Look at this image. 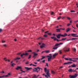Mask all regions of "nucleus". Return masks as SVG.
Masks as SVG:
<instances>
[{"label": "nucleus", "instance_id": "a19ab883", "mask_svg": "<svg viewBox=\"0 0 78 78\" xmlns=\"http://www.w3.org/2000/svg\"><path fill=\"white\" fill-rule=\"evenodd\" d=\"M0 73H5V72H4V71H2L0 72Z\"/></svg>", "mask_w": 78, "mask_h": 78}, {"label": "nucleus", "instance_id": "0e129e2a", "mask_svg": "<svg viewBox=\"0 0 78 78\" xmlns=\"http://www.w3.org/2000/svg\"><path fill=\"white\" fill-rule=\"evenodd\" d=\"M42 38L41 37H40L39 38L37 39H41Z\"/></svg>", "mask_w": 78, "mask_h": 78}, {"label": "nucleus", "instance_id": "a18cd8bd", "mask_svg": "<svg viewBox=\"0 0 78 78\" xmlns=\"http://www.w3.org/2000/svg\"><path fill=\"white\" fill-rule=\"evenodd\" d=\"M45 60H44L42 61L41 62H45Z\"/></svg>", "mask_w": 78, "mask_h": 78}, {"label": "nucleus", "instance_id": "2f4dec72", "mask_svg": "<svg viewBox=\"0 0 78 78\" xmlns=\"http://www.w3.org/2000/svg\"><path fill=\"white\" fill-rule=\"evenodd\" d=\"M68 62V64H72V62Z\"/></svg>", "mask_w": 78, "mask_h": 78}, {"label": "nucleus", "instance_id": "412c9836", "mask_svg": "<svg viewBox=\"0 0 78 78\" xmlns=\"http://www.w3.org/2000/svg\"><path fill=\"white\" fill-rule=\"evenodd\" d=\"M69 72H72L73 71V70H72V69H69V70H68Z\"/></svg>", "mask_w": 78, "mask_h": 78}, {"label": "nucleus", "instance_id": "58836bf2", "mask_svg": "<svg viewBox=\"0 0 78 78\" xmlns=\"http://www.w3.org/2000/svg\"><path fill=\"white\" fill-rule=\"evenodd\" d=\"M31 51H32L31 50H29L27 51V52H31Z\"/></svg>", "mask_w": 78, "mask_h": 78}, {"label": "nucleus", "instance_id": "c756f323", "mask_svg": "<svg viewBox=\"0 0 78 78\" xmlns=\"http://www.w3.org/2000/svg\"><path fill=\"white\" fill-rule=\"evenodd\" d=\"M4 59L5 61H8V59H7L6 58H4Z\"/></svg>", "mask_w": 78, "mask_h": 78}, {"label": "nucleus", "instance_id": "473e14b6", "mask_svg": "<svg viewBox=\"0 0 78 78\" xmlns=\"http://www.w3.org/2000/svg\"><path fill=\"white\" fill-rule=\"evenodd\" d=\"M66 64H69V63H68V62H67L66 63H65L64 64V65H66Z\"/></svg>", "mask_w": 78, "mask_h": 78}, {"label": "nucleus", "instance_id": "a878e982", "mask_svg": "<svg viewBox=\"0 0 78 78\" xmlns=\"http://www.w3.org/2000/svg\"><path fill=\"white\" fill-rule=\"evenodd\" d=\"M37 69H38L39 70H40V69H41V70H42V69L41 68H40L39 67H37Z\"/></svg>", "mask_w": 78, "mask_h": 78}, {"label": "nucleus", "instance_id": "aec40b11", "mask_svg": "<svg viewBox=\"0 0 78 78\" xmlns=\"http://www.w3.org/2000/svg\"><path fill=\"white\" fill-rule=\"evenodd\" d=\"M10 65L11 66H12V67H14V65H16V64L14 63H13L12 64H11Z\"/></svg>", "mask_w": 78, "mask_h": 78}, {"label": "nucleus", "instance_id": "0eeeda50", "mask_svg": "<svg viewBox=\"0 0 78 78\" xmlns=\"http://www.w3.org/2000/svg\"><path fill=\"white\" fill-rule=\"evenodd\" d=\"M38 68H37H37H34L33 69V71L34 72H37V73H38V71H37Z\"/></svg>", "mask_w": 78, "mask_h": 78}, {"label": "nucleus", "instance_id": "7ed1b4c3", "mask_svg": "<svg viewBox=\"0 0 78 78\" xmlns=\"http://www.w3.org/2000/svg\"><path fill=\"white\" fill-rule=\"evenodd\" d=\"M47 57L48 58V61H51V58H52V56L51 55H48Z\"/></svg>", "mask_w": 78, "mask_h": 78}, {"label": "nucleus", "instance_id": "9d476101", "mask_svg": "<svg viewBox=\"0 0 78 78\" xmlns=\"http://www.w3.org/2000/svg\"><path fill=\"white\" fill-rule=\"evenodd\" d=\"M16 69V70H19V69H22V68L21 66H17Z\"/></svg>", "mask_w": 78, "mask_h": 78}, {"label": "nucleus", "instance_id": "20e7f679", "mask_svg": "<svg viewBox=\"0 0 78 78\" xmlns=\"http://www.w3.org/2000/svg\"><path fill=\"white\" fill-rule=\"evenodd\" d=\"M63 49L66 52V51H69V48L66 47H65Z\"/></svg>", "mask_w": 78, "mask_h": 78}, {"label": "nucleus", "instance_id": "774afa93", "mask_svg": "<svg viewBox=\"0 0 78 78\" xmlns=\"http://www.w3.org/2000/svg\"><path fill=\"white\" fill-rule=\"evenodd\" d=\"M76 26L77 28H78V24L76 25Z\"/></svg>", "mask_w": 78, "mask_h": 78}, {"label": "nucleus", "instance_id": "4d7b16f0", "mask_svg": "<svg viewBox=\"0 0 78 78\" xmlns=\"http://www.w3.org/2000/svg\"><path fill=\"white\" fill-rule=\"evenodd\" d=\"M73 59H77L78 60V58H73Z\"/></svg>", "mask_w": 78, "mask_h": 78}, {"label": "nucleus", "instance_id": "39448f33", "mask_svg": "<svg viewBox=\"0 0 78 78\" xmlns=\"http://www.w3.org/2000/svg\"><path fill=\"white\" fill-rule=\"evenodd\" d=\"M28 55V53H25V54L23 53V54L21 55L20 56L22 58H23L24 57H23V56L24 55V56H27Z\"/></svg>", "mask_w": 78, "mask_h": 78}, {"label": "nucleus", "instance_id": "052dcab7", "mask_svg": "<svg viewBox=\"0 0 78 78\" xmlns=\"http://www.w3.org/2000/svg\"><path fill=\"white\" fill-rule=\"evenodd\" d=\"M3 46L4 47H6V44H4V45H3Z\"/></svg>", "mask_w": 78, "mask_h": 78}, {"label": "nucleus", "instance_id": "4468645a", "mask_svg": "<svg viewBox=\"0 0 78 78\" xmlns=\"http://www.w3.org/2000/svg\"><path fill=\"white\" fill-rule=\"evenodd\" d=\"M39 76V75H37V76H36V75H34V76L32 77L33 78H37V77H38V76Z\"/></svg>", "mask_w": 78, "mask_h": 78}, {"label": "nucleus", "instance_id": "69168bd1", "mask_svg": "<svg viewBox=\"0 0 78 78\" xmlns=\"http://www.w3.org/2000/svg\"><path fill=\"white\" fill-rule=\"evenodd\" d=\"M48 32V31H47L44 33H47Z\"/></svg>", "mask_w": 78, "mask_h": 78}, {"label": "nucleus", "instance_id": "4be33fe9", "mask_svg": "<svg viewBox=\"0 0 78 78\" xmlns=\"http://www.w3.org/2000/svg\"><path fill=\"white\" fill-rule=\"evenodd\" d=\"M56 32H61V30H59V29H56Z\"/></svg>", "mask_w": 78, "mask_h": 78}, {"label": "nucleus", "instance_id": "338daca9", "mask_svg": "<svg viewBox=\"0 0 78 78\" xmlns=\"http://www.w3.org/2000/svg\"><path fill=\"white\" fill-rule=\"evenodd\" d=\"M8 77V75H5V77Z\"/></svg>", "mask_w": 78, "mask_h": 78}, {"label": "nucleus", "instance_id": "f8f14e48", "mask_svg": "<svg viewBox=\"0 0 78 78\" xmlns=\"http://www.w3.org/2000/svg\"><path fill=\"white\" fill-rule=\"evenodd\" d=\"M58 53H55V54H54L53 55V58H55V56H56L58 55Z\"/></svg>", "mask_w": 78, "mask_h": 78}, {"label": "nucleus", "instance_id": "49530a36", "mask_svg": "<svg viewBox=\"0 0 78 78\" xmlns=\"http://www.w3.org/2000/svg\"><path fill=\"white\" fill-rule=\"evenodd\" d=\"M47 66V67H48V63H46V65L45 66Z\"/></svg>", "mask_w": 78, "mask_h": 78}, {"label": "nucleus", "instance_id": "8fccbe9b", "mask_svg": "<svg viewBox=\"0 0 78 78\" xmlns=\"http://www.w3.org/2000/svg\"><path fill=\"white\" fill-rule=\"evenodd\" d=\"M48 35H51V33H48Z\"/></svg>", "mask_w": 78, "mask_h": 78}, {"label": "nucleus", "instance_id": "dca6fc26", "mask_svg": "<svg viewBox=\"0 0 78 78\" xmlns=\"http://www.w3.org/2000/svg\"><path fill=\"white\" fill-rule=\"evenodd\" d=\"M71 67H76V65L75 64H73L71 65Z\"/></svg>", "mask_w": 78, "mask_h": 78}, {"label": "nucleus", "instance_id": "b1692460", "mask_svg": "<svg viewBox=\"0 0 78 78\" xmlns=\"http://www.w3.org/2000/svg\"><path fill=\"white\" fill-rule=\"evenodd\" d=\"M45 51V52L46 53H49V52H50V50Z\"/></svg>", "mask_w": 78, "mask_h": 78}, {"label": "nucleus", "instance_id": "6e6552de", "mask_svg": "<svg viewBox=\"0 0 78 78\" xmlns=\"http://www.w3.org/2000/svg\"><path fill=\"white\" fill-rule=\"evenodd\" d=\"M56 37L57 38H58V39H60V37H61V34H58V35H56Z\"/></svg>", "mask_w": 78, "mask_h": 78}, {"label": "nucleus", "instance_id": "cd10ccee", "mask_svg": "<svg viewBox=\"0 0 78 78\" xmlns=\"http://www.w3.org/2000/svg\"><path fill=\"white\" fill-rule=\"evenodd\" d=\"M44 37H47V34H45L44 35Z\"/></svg>", "mask_w": 78, "mask_h": 78}, {"label": "nucleus", "instance_id": "bf43d9fd", "mask_svg": "<svg viewBox=\"0 0 78 78\" xmlns=\"http://www.w3.org/2000/svg\"><path fill=\"white\" fill-rule=\"evenodd\" d=\"M3 78V76H0V78Z\"/></svg>", "mask_w": 78, "mask_h": 78}, {"label": "nucleus", "instance_id": "f03ea898", "mask_svg": "<svg viewBox=\"0 0 78 78\" xmlns=\"http://www.w3.org/2000/svg\"><path fill=\"white\" fill-rule=\"evenodd\" d=\"M78 76V74H75L74 75H70L69 76V77L70 78H76Z\"/></svg>", "mask_w": 78, "mask_h": 78}, {"label": "nucleus", "instance_id": "1a4fd4ad", "mask_svg": "<svg viewBox=\"0 0 78 78\" xmlns=\"http://www.w3.org/2000/svg\"><path fill=\"white\" fill-rule=\"evenodd\" d=\"M45 58V57H44V56H42V58H41V59H39L37 60V61H42V59H44V58Z\"/></svg>", "mask_w": 78, "mask_h": 78}, {"label": "nucleus", "instance_id": "423d86ee", "mask_svg": "<svg viewBox=\"0 0 78 78\" xmlns=\"http://www.w3.org/2000/svg\"><path fill=\"white\" fill-rule=\"evenodd\" d=\"M33 54H34V56H33V58H34L36 56H37V55H38L37 53L35 52H33Z\"/></svg>", "mask_w": 78, "mask_h": 78}, {"label": "nucleus", "instance_id": "c9c22d12", "mask_svg": "<svg viewBox=\"0 0 78 78\" xmlns=\"http://www.w3.org/2000/svg\"><path fill=\"white\" fill-rule=\"evenodd\" d=\"M65 59L66 60V61H68L69 60V58H65Z\"/></svg>", "mask_w": 78, "mask_h": 78}, {"label": "nucleus", "instance_id": "79ce46f5", "mask_svg": "<svg viewBox=\"0 0 78 78\" xmlns=\"http://www.w3.org/2000/svg\"><path fill=\"white\" fill-rule=\"evenodd\" d=\"M72 39V40H75L76 39H77V38H73Z\"/></svg>", "mask_w": 78, "mask_h": 78}, {"label": "nucleus", "instance_id": "5701e85b", "mask_svg": "<svg viewBox=\"0 0 78 78\" xmlns=\"http://www.w3.org/2000/svg\"><path fill=\"white\" fill-rule=\"evenodd\" d=\"M20 59V58L17 57V58H16L14 59V60H17V59Z\"/></svg>", "mask_w": 78, "mask_h": 78}, {"label": "nucleus", "instance_id": "72a5a7b5", "mask_svg": "<svg viewBox=\"0 0 78 78\" xmlns=\"http://www.w3.org/2000/svg\"><path fill=\"white\" fill-rule=\"evenodd\" d=\"M70 12H75V11H74V10H71L70 11Z\"/></svg>", "mask_w": 78, "mask_h": 78}, {"label": "nucleus", "instance_id": "680f3d73", "mask_svg": "<svg viewBox=\"0 0 78 78\" xmlns=\"http://www.w3.org/2000/svg\"><path fill=\"white\" fill-rule=\"evenodd\" d=\"M69 25H70V24H67V26H69Z\"/></svg>", "mask_w": 78, "mask_h": 78}, {"label": "nucleus", "instance_id": "6e6d98bb", "mask_svg": "<svg viewBox=\"0 0 78 78\" xmlns=\"http://www.w3.org/2000/svg\"><path fill=\"white\" fill-rule=\"evenodd\" d=\"M53 13H54V12H52L51 13V15H53Z\"/></svg>", "mask_w": 78, "mask_h": 78}, {"label": "nucleus", "instance_id": "2eb2a0df", "mask_svg": "<svg viewBox=\"0 0 78 78\" xmlns=\"http://www.w3.org/2000/svg\"><path fill=\"white\" fill-rule=\"evenodd\" d=\"M71 30V28H68L66 29V32H69Z\"/></svg>", "mask_w": 78, "mask_h": 78}, {"label": "nucleus", "instance_id": "f3484780", "mask_svg": "<svg viewBox=\"0 0 78 78\" xmlns=\"http://www.w3.org/2000/svg\"><path fill=\"white\" fill-rule=\"evenodd\" d=\"M71 36H73V37H78V35H75V34H71Z\"/></svg>", "mask_w": 78, "mask_h": 78}, {"label": "nucleus", "instance_id": "393cba45", "mask_svg": "<svg viewBox=\"0 0 78 78\" xmlns=\"http://www.w3.org/2000/svg\"><path fill=\"white\" fill-rule=\"evenodd\" d=\"M69 60L70 61H73V60H72V58H69Z\"/></svg>", "mask_w": 78, "mask_h": 78}, {"label": "nucleus", "instance_id": "c03bdc74", "mask_svg": "<svg viewBox=\"0 0 78 78\" xmlns=\"http://www.w3.org/2000/svg\"><path fill=\"white\" fill-rule=\"evenodd\" d=\"M67 18L69 20H70V19H71L70 18V17H67Z\"/></svg>", "mask_w": 78, "mask_h": 78}, {"label": "nucleus", "instance_id": "13d9d810", "mask_svg": "<svg viewBox=\"0 0 78 78\" xmlns=\"http://www.w3.org/2000/svg\"><path fill=\"white\" fill-rule=\"evenodd\" d=\"M25 64H28V62H26Z\"/></svg>", "mask_w": 78, "mask_h": 78}, {"label": "nucleus", "instance_id": "a211bd4d", "mask_svg": "<svg viewBox=\"0 0 78 78\" xmlns=\"http://www.w3.org/2000/svg\"><path fill=\"white\" fill-rule=\"evenodd\" d=\"M58 47H55V46L53 48V50H56V49H57Z\"/></svg>", "mask_w": 78, "mask_h": 78}, {"label": "nucleus", "instance_id": "6ab92c4d", "mask_svg": "<svg viewBox=\"0 0 78 78\" xmlns=\"http://www.w3.org/2000/svg\"><path fill=\"white\" fill-rule=\"evenodd\" d=\"M25 69H26V70H30V69H31V68H29L25 67Z\"/></svg>", "mask_w": 78, "mask_h": 78}, {"label": "nucleus", "instance_id": "603ef678", "mask_svg": "<svg viewBox=\"0 0 78 78\" xmlns=\"http://www.w3.org/2000/svg\"><path fill=\"white\" fill-rule=\"evenodd\" d=\"M2 29H0V32H2Z\"/></svg>", "mask_w": 78, "mask_h": 78}, {"label": "nucleus", "instance_id": "9b49d317", "mask_svg": "<svg viewBox=\"0 0 78 78\" xmlns=\"http://www.w3.org/2000/svg\"><path fill=\"white\" fill-rule=\"evenodd\" d=\"M45 44L43 43L42 45L40 46V47L42 48H43V47H45Z\"/></svg>", "mask_w": 78, "mask_h": 78}, {"label": "nucleus", "instance_id": "f704fd0d", "mask_svg": "<svg viewBox=\"0 0 78 78\" xmlns=\"http://www.w3.org/2000/svg\"><path fill=\"white\" fill-rule=\"evenodd\" d=\"M57 39V38H56L55 37H54V41H55Z\"/></svg>", "mask_w": 78, "mask_h": 78}, {"label": "nucleus", "instance_id": "f257e3e1", "mask_svg": "<svg viewBox=\"0 0 78 78\" xmlns=\"http://www.w3.org/2000/svg\"><path fill=\"white\" fill-rule=\"evenodd\" d=\"M44 70L45 73H46V74L47 75H45V77H46V78L50 77V74L49 73V69H48L47 70V68H45L44 69Z\"/></svg>", "mask_w": 78, "mask_h": 78}, {"label": "nucleus", "instance_id": "bb28decb", "mask_svg": "<svg viewBox=\"0 0 78 78\" xmlns=\"http://www.w3.org/2000/svg\"><path fill=\"white\" fill-rule=\"evenodd\" d=\"M58 45H59V44L57 43L55 45V47H56V46H58Z\"/></svg>", "mask_w": 78, "mask_h": 78}, {"label": "nucleus", "instance_id": "de8ad7c7", "mask_svg": "<svg viewBox=\"0 0 78 78\" xmlns=\"http://www.w3.org/2000/svg\"><path fill=\"white\" fill-rule=\"evenodd\" d=\"M59 52L60 53V54H61L62 52H61V50H59Z\"/></svg>", "mask_w": 78, "mask_h": 78}, {"label": "nucleus", "instance_id": "ddd939ff", "mask_svg": "<svg viewBox=\"0 0 78 78\" xmlns=\"http://www.w3.org/2000/svg\"><path fill=\"white\" fill-rule=\"evenodd\" d=\"M66 36H67V34H65L64 35H61V36H62V37H66Z\"/></svg>", "mask_w": 78, "mask_h": 78}, {"label": "nucleus", "instance_id": "c85d7f7f", "mask_svg": "<svg viewBox=\"0 0 78 78\" xmlns=\"http://www.w3.org/2000/svg\"><path fill=\"white\" fill-rule=\"evenodd\" d=\"M8 76H10V75H11V74L10 73H9L8 74Z\"/></svg>", "mask_w": 78, "mask_h": 78}, {"label": "nucleus", "instance_id": "e433bc0d", "mask_svg": "<svg viewBox=\"0 0 78 78\" xmlns=\"http://www.w3.org/2000/svg\"><path fill=\"white\" fill-rule=\"evenodd\" d=\"M51 73H53V74H55V72H54L53 71H51Z\"/></svg>", "mask_w": 78, "mask_h": 78}, {"label": "nucleus", "instance_id": "5fc2aeb1", "mask_svg": "<svg viewBox=\"0 0 78 78\" xmlns=\"http://www.w3.org/2000/svg\"><path fill=\"white\" fill-rule=\"evenodd\" d=\"M62 68H63V66H61L59 69H62Z\"/></svg>", "mask_w": 78, "mask_h": 78}, {"label": "nucleus", "instance_id": "7c9ffc66", "mask_svg": "<svg viewBox=\"0 0 78 78\" xmlns=\"http://www.w3.org/2000/svg\"><path fill=\"white\" fill-rule=\"evenodd\" d=\"M61 16H59L58 18L57 19L58 20H59V19H61Z\"/></svg>", "mask_w": 78, "mask_h": 78}, {"label": "nucleus", "instance_id": "37998d69", "mask_svg": "<svg viewBox=\"0 0 78 78\" xmlns=\"http://www.w3.org/2000/svg\"><path fill=\"white\" fill-rule=\"evenodd\" d=\"M73 62H77V60H73Z\"/></svg>", "mask_w": 78, "mask_h": 78}, {"label": "nucleus", "instance_id": "e2e57ef3", "mask_svg": "<svg viewBox=\"0 0 78 78\" xmlns=\"http://www.w3.org/2000/svg\"><path fill=\"white\" fill-rule=\"evenodd\" d=\"M77 22H78V21H75L74 22H75V23H76Z\"/></svg>", "mask_w": 78, "mask_h": 78}, {"label": "nucleus", "instance_id": "4c0bfd02", "mask_svg": "<svg viewBox=\"0 0 78 78\" xmlns=\"http://www.w3.org/2000/svg\"><path fill=\"white\" fill-rule=\"evenodd\" d=\"M62 44H63V43H60L59 44V45H62Z\"/></svg>", "mask_w": 78, "mask_h": 78}, {"label": "nucleus", "instance_id": "ea45409f", "mask_svg": "<svg viewBox=\"0 0 78 78\" xmlns=\"http://www.w3.org/2000/svg\"><path fill=\"white\" fill-rule=\"evenodd\" d=\"M73 50H74V51H76V49L75 48H73Z\"/></svg>", "mask_w": 78, "mask_h": 78}, {"label": "nucleus", "instance_id": "864d4df0", "mask_svg": "<svg viewBox=\"0 0 78 78\" xmlns=\"http://www.w3.org/2000/svg\"><path fill=\"white\" fill-rule=\"evenodd\" d=\"M55 38V37H51V39H54Z\"/></svg>", "mask_w": 78, "mask_h": 78}, {"label": "nucleus", "instance_id": "09e8293b", "mask_svg": "<svg viewBox=\"0 0 78 78\" xmlns=\"http://www.w3.org/2000/svg\"><path fill=\"white\" fill-rule=\"evenodd\" d=\"M31 58V55H29V56L28 57V59H30Z\"/></svg>", "mask_w": 78, "mask_h": 78}, {"label": "nucleus", "instance_id": "3c124183", "mask_svg": "<svg viewBox=\"0 0 78 78\" xmlns=\"http://www.w3.org/2000/svg\"><path fill=\"white\" fill-rule=\"evenodd\" d=\"M65 39H66V38H62V41L63 40H65Z\"/></svg>", "mask_w": 78, "mask_h": 78}]
</instances>
